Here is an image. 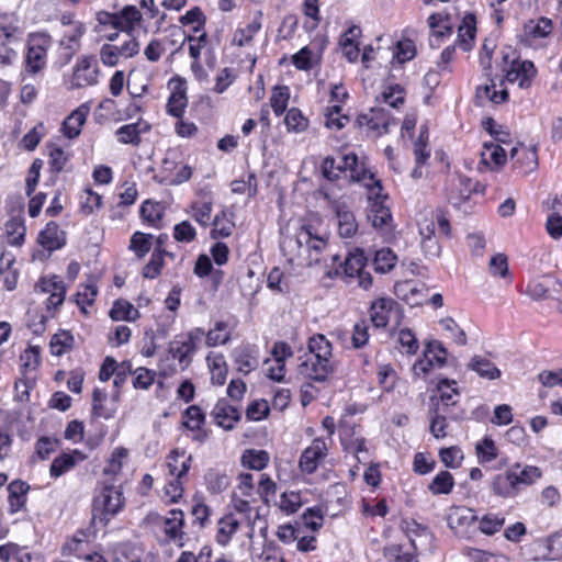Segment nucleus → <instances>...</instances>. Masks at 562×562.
<instances>
[{
	"mask_svg": "<svg viewBox=\"0 0 562 562\" xmlns=\"http://www.w3.org/2000/svg\"><path fill=\"white\" fill-rule=\"evenodd\" d=\"M280 249L289 261L302 260L307 266L331 267L340 260L337 254L324 255L328 250L327 238L316 234L312 225H303L295 235L282 237Z\"/></svg>",
	"mask_w": 562,
	"mask_h": 562,
	"instance_id": "f257e3e1",
	"label": "nucleus"
},
{
	"mask_svg": "<svg viewBox=\"0 0 562 562\" xmlns=\"http://www.w3.org/2000/svg\"><path fill=\"white\" fill-rule=\"evenodd\" d=\"M123 506L124 498L121 488L113 485L104 486L93 501L92 524L108 525Z\"/></svg>",
	"mask_w": 562,
	"mask_h": 562,
	"instance_id": "f03ea898",
	"label": "nucleus"
},
{
	"mask_svg": "<svg viewBox=\"0 0 562 562\" xmlns=\"http://www.w3.org/2000/svg\"><path fill=\"white\" fill-rule=\"evenodd\" d=\"M204 336V330L194 328L187 334L177 335L168 347V355L178 361L180 371L186 370L192 362L193 355Z\"/></svg>",
	"mask_w": 562,
	"mask_h": 562,
	"instance_id": "7ed1b4c3",
	"label": "nucleus"
},
{
	"mask_svg": "<svg viewBox=\"0 0 562 562\" xmlns=\"http://www.w3.org/2000/svg\"><path fill=\"white\" fill-rule=\"evenodd\" d=\"M541 477V470L527 465L520 472L508 471L505 475H497L493 482V490L501 496H509L518 484L530 485Z\"/></svg>",
	"mask_w": 562,
	"mask_h": 562,
	"instance_id": "20e7f679",
	"label": "nucleus"
},
{
	"mask_svg": "<svg viewBox=\"0 0 562 562\" xmlns=\"http://www.w3.org/2000/svg\"><path fill=\"white\" fill-rule=\"evenodd\" d=\"M49 45L50 36L48 34L43 32L30 34L25 56L26 72L35 75L45 68Z\"/></svg>",
	"mask_w": 562,
	"mask_h": 562,
	"instance_id": "39448f33",
	"label": "nucleus"
},
{
	"mask_svg": "<svg viewBox=\"0 0 562 562\" xmlns=\"http://www.w3.org/2000/svg\"><path fill=\"white\" fill-rule=\"evenodd\" d=\"M395 121L391 113L383 108H371L367 113L359 114L356 125L366 128L368 134L374 137L389 133L390 126Z\"/></svg>",
	"mask_w": 562,
	"mask_h": 562,
	"instance_id": "423d86ee",
	"label": "nucleus"
},
{
	"mask_svg": "<svg viewBox=\"0 0 562 562\" xmlns=\"http://www.w3.org/2000/svg\"><path fill=\"white\" fill-rule=\"evenodd\" d=\"M324 195L329 201L335 212L339 236L342 238L353 237L359 228L355 214L344 201L330 200L327 193Z\"/></svg>",
	"mask_w": 562,
	"mask_h": 562,
	"instance_id": "0eeeda50",
	"label": "nucleus"
},
{
	"mask_svg": "<svg viewBox=\"0 0 562 562\" xmlns=\"http://www.w3.org/2000/svg\"><path fill=\"white\" fill-rule=\"evenodd\" d=\"M300 368L301 373L307 378L323 382L334 372V362L331 361V356L312 355Z\"/></svg>",
	"mask_w": 562,
	"mask_h": 562,
	"instance_id": "6e6552de",
	"label": "nucleus"
},
{
	"mask_svg": "<svg viewBox=\"0 0 562 562\" xmlns=\"http://www.w3.org/2000/svg\"><path fill=\"white\" fill-rule=\"evenodd\" d=\"M400 311V304L391 297H379L371 302L369 308L370 321L375 328H385L391 314Z\"/></svg>",
	"mask_w": 562,
	"mask_h": 562,
	"instance_id": "1a4fd4ad",
	"label": "nucleus"
},
{
	"mask_svg": "<svg viewBox=\"0 0 562 562\" xmlns=\"http://www.w3.org/2000/svg\"><path fill=\"white\" fill-rule=\"evenodd\" d=\"M327 451L323 439L316 438L301 454L299 467L302 472L312 474L316 471L319 461L325 458Z\"/></svg>",
	"mask_w": 562,
	"mask_h": 562,
	"instance_id": "9d476101",
	"label": "nucleus"
},
{
	"mask_svg": "<svg viewBox=\"0 0 562 562\" xmlns=\"http://www.w3.org/2000/svg\"><path fill=\"white\" fill-rule=\"evenodd\" d=\"M211 414L216 425L225 430H232L241 417L239 409L229 404L226 398H220Z\"/></svg>",
	"mask_w": 562,
	"mask_h": 562,
	"instance_id": "9b49d317",
	"label": "nucleus"
},
{
	"mask_svg": "<svg viewBox=\"0 0 562 562\" xmlns=\"http://www.w3.org/2000/svg\"><path fill=\"white\" fill-rule=\"evenodd\" d=\"M108 18L109 24L114 29L131 33L140 21L142 14L134 5H127L120 13L108 14Z\"/></svg>",
	"mask_w": 562,
	"mask_h": 562,
	"instance_id": "f8f14e48",
	"label": "nucleus"
},
{
	"mask_svg": "<svg viewBox=\"0 0 562 562\" xmlns=\"http://www.w3.org/2000/svg\"><path fill=\"white\" fill-rule=\"evenodd\" d=\"M150 131V125L142 120L135 123L125 124L116 130L115 135L122 144L138 146L142 143L140 135Z\"/></svg>",
	"mask_w": 562,
	"mask_h": 562,
	"instance_id": "ddd939ff",
	"label": "nucleus"
},
{
	"mask_svg": "<svg viewBox=\"0 0 562 562\" xmlns=\"http://www.w3.org/2000/svg\"><path fill=\"white\" fill-rule=\"evenodd\" d=\"M233 506L236 513L229 512L225 516L221 517L218 524L225 525V527H239L240 525L250 524V510L251 507L247 501L234 498Z\"/></svg>",
	"mask_w": 562,
	"mask_h": 562,
	"instance_id": "4468645a",
	"label": "nucleus"
},
{
	"mask_svg": "<svg viewBox=\"0 0 562 562\" xmlns=\"http://www.w3.org/2000/svg\"><path fill=\"white\" fill-rule=\"evenodd\" d=\"M205 422V415L202 409L192 405L189 406L182 415V425L191 431H196L194 439L202 442L207 437L206 432L202 430V425Z\"/></svg>",
	"mask_w": 562,
	"mask_h": 562,
	"instance_id": "2eb2a0df",
	"label": "nucleus"
},
{
	"mask_svg": "<svg viewBox=\"0 0 562 562\" xmlns=\"http://www.w3.org/2000/svg\"><path fill=\"white\" fill-rule=\"evenodd\" d=\"M367 260L368 258L364 251L360 248H356L348 254L344 262L338 265L335 272L338 274L339 270H341L347 277H356V274L363 271Z\"/></svg>",
	"mask_w": 562,
	"mask_h": 562,
	"instance_id": "dca6fc26",
	"label": "nucleus"
},
{
	"mask_svg": "<svg viewBox=\"0 0 562 562\" xmlns=\"http://www.w3.org/2000/svg\"><path fill=\"white\" fill-rule=\"evenodd\" d=\"M362 31L358 25H351L340 37L339 44L341 46L344 56L351 63L356 61L359 57V45L356 40L361 35Z\"/></svg>",
	"mask_w": 562,
	"mask_h": 562,
	"instance_id": "f3484780",
	"label": "nucleus"
},
{
	"mask_svg": "<svg viewBox=\"0 0 562 562\" xmlns=\"http://www.w3.org/2000/svg\"><path fill=\"white\" fill-rule=\"evenodd\" d=\"M88 112V108L79 106L64 120L61 131L66 137L72 139L79 136Z\"/></svg>",
	"mask_w": 562,
	"mask_h": 562,
	"instance_id": "a211bd4d",
	"label": "nucleus"
},
{
	"mask_svg": "<svg viewBox=\"0 0 562 562\" xmlns=\"http://www.w3.org/2000/svg\"><path fill=\"white\" fill-rule=\"evenodd\" d=\"M38 241L44 248L56 250L65 245V233L55 222H49L45 229L41 232Z\"/></svg>",
	"mask_w": 562,
	"mask_h": 562,
	"instance_id": "6ab92c4d",
	"label": "nucleus"
},
{
	"mask_svg": "<svg viewBox=\"0 0 562 562\" xmlns=\"http://www.w3.org/2000/svg\"><path fill=\"white\" fill-rule=\"evenodd\" d=\"M476 33V20L474 14L468 13L464 15L462 23L458 29V38L460 47L469 52L473 46V41Z\"/></svg>",
	"mask_w": 562,
	"mask_h": 562,
	"instance_id": "aec40b11",
	"label": "nucleus"
},
{
	"mask_svg": "<svg viewBox=\"0 0 562 562\" xmlns=\"http://www.w3.org/2000/svg\"><path fill=\"white\" fill-rule=\"evenodd\" d=\"M368 220L372 223V225L376 228H383L387 226L390 221L392 220L390 209L384 205L383 200L375 199L370 202L368 206Z\"/></svg>",
	"mask_w": 562,
	"mask_h": 562,
	"instance_id": "412c9836",
	"label": "nucleus"
},
{
	"mask_svg": "<svg viewBox=\"0 0 562 562\" xmlns=\"http://www.w3.org/2000/svg\"><path fill=\"white\" fill-rule=\"evenodd\" d=\"M475 98L480 105H485L487 101L494 104H501L507 101L508 91L506 89L496 90V85L492 82L491 85L479 86L476 88Z\"/></svg>",
	"mask_w": 562,
	"mask_h": 562,
	"instance_id": "4be33fe9",
	"label": "nucleus"
},
{
	"mask_svg": "<svg viewBox=\"0 0 562 562\" xmlns=\"http://www.w3.org/2000/svg\"><path fill=\"white\" fill-rule=\"evenodd\" d=\"M98 70L92 67L91 58L83 57L76 65L74 80L76 86L83 87L97 82Z\"/></svg>",
	"mask_w": 562,
	"mask_h": 562,
	"instance_id": "5701e85b",
	"label": "nucleus"
},
{
	"mask_svg": "<svg viewBox=\"0 0 562 562\" xmlns=\"http://www.w3.org/2000/svg\"><path fill=\"white\" fill-rule=\"evenodd\" d=\"M88 547V535L86 530L80 529L71 540L67 541L63 546L64 554H76L79 558H85L86 560H92L90 553H87L86 548Z\"/></svg>",
	"mask_w": 562,
	"mask_h": 562,
	"instance_id": "b1692460",
	"label": "nucleus"
},
{
	"mask_svg": "<svg viewBox=\"0 0 562 562\" xmlns=\"http://www.w3.org/2000/svg\"><path fill=\"white\" fill-rule=\"evenodd\" d=\"M468 368L487 380H496L501 376V370L491 360L481 356H474Z\"/></svg>",
	"mask_w": 562,
	"mask_h": 562,
	"instance_id": "393cba45",
	"label": "nucleus"
},
{
	"mask_svg": "<svg viewBox=\"0 0 562 562\" xmlns=\"http://www.w3.org/2000/svg\"><path fill=\"white\" fill-rule=\"evenodd\" d=\"M477 519L473 509L458 506L450 509L448 527H469Z\"/></svg>",
	"mask_w": 562,
	"mask_h": 562,
	"instance_id": "a878e982",
	"label": "nucleus"
},
{
	"mask_svg": "<svg viewBox=\"0 0 562 562\" xmlns=\"http://www.w3.org/2000/svg\"><path fill=\"white\" fill-rule=\"evenodd\" d=\"M457 382L454 380L442 379L437 384V390L440 393V407L447 409L449 412L450 406H454L457 401L453 398L459 395V391L456 387Z\"/></svg>",
	"mask_w": 562,
	"mask_h": 562,
	"instance_id": "bb28decb",
	"label": "nucleus"
},
{
	"mask_svg": "<svg viewBox=\"0 0 562 562\" xmlns=\"http://www.w3.org/2000/svg\"><path fill=\"white\" fill-rule=\"evenodd\" d=\"M525 33L532 38H543L553 31V23L549 18H540L537 21L530 20L524 25Z\"/></svg>",
	"mask_w": 562,
	"mask_h": 562,
	"instance_id": "cd10ccee",
	"label": "nucleus"
},
{
	"mask_svg": "<svg viewBox=\"0 0 562 562\" xmlns=\"http://www.w3.org/2000/svg\"><path fill=\"white\" fill-rule=\"evenodd\" d=\"M139 316L138 310H136L128 301L117 300L114 302L110 317L113 321H135Z\"/></svg>",
	"mask_w": 562,
	"mask_h": 562,
	"instance_id": "c85d7f7f",
	"label": "nucleus"
},
{
	"mask_svg": "<svg viewBox=\"0 0 562 562\" xmlns=\"http://www.w3.org/2000/svg\"><path fill=\"white\" fill-rule=\"evenodd\" d=\"M205 483L211 493H222L229 485V477L225 471L210 469L205 474Z\"/></svg>",
	"mask_w": 562,
	"mask_h": 562,
	"instance_id": "c756f323",
	"label": "nucleus"
},
{
	"mask_svg": "<svg viewBox=\"0 0 562 562\" xmlns=\"http://www.w3.org/2000/svg\"><path fill=\"white\" fill-rule=\"evenodd\" d=\"M212 225L211 237L213 239L231 236L235 227V224L227 217L226 211L216 214L212 221Z\"/></svg>",
	"mask_w": 562,
	"mask_h": 562,
	"instance_id": "7c9ffc66",
	"label": "nucleus"
},
{
	"mask_svg": "<svg viewBox=\"0 0 562 562\" xmlns=\"http://www.w3.org/2000/svg\"><path fill=\"white\" fill-rule=\"evenodd\" d=\"M260 16L261 12H258V16L255 18L246 27L237 30L234 33L233 44L240 47L249 44L255 34L261 29Z\"/></svg>",
	"mask_w": 562,
	"mask_h": 562,
	"instance_id": "2f4dec72",
	"label": "nucleus"
},
{
	"mask_svg": "<svg viewBox=\"0 0 562 562\" xmlns=\"http://www.w3.org/2000/svg\"><path fill=\"white\" fill-rule=\"evenodd\" d=\"M29 488L30 486L20 480H15L9 484V502L12 510H19L24 505Z\"/></svg>",
	"mask_w": 562,
	"mask_h": 562,
	"instance_id": "473e14b6",
	"label": "nucleus"
},
{
	"mask_svg": "<svg viewBox=\"0 0 562 562\" xmlns=\"http://www.w3.org/2000/svg\"><path fill=\"white\" fill-rule=\"evenodd\" d=\"M235 363L237 370L241 373L248 374L252 370H255L258 366L257 358L252 355L250 348L245 347L236 350L235 352Z\"/></svg>",
	"mask_w": 562,
	"mask_h": 562,
	"instance_id": "72a5a7b5",
	"label": "nucleus"
},
{
	"mask_svg": "<svg viewBox=\"0 0 562 562\" xmlns=\"http://www.w3.org/2000/svg\"><path fill=\"white\" fill-rule=\"evenodd\" d=\"M290 89L286 86H276L270 98L271 108L277 116L282 115L288 106Z\"/></svg>",
	"mask_w": 562,
	"mask_h": 562,
	"instance_id": "f704fd0d",
	"label": "nucleus"
},
{
	"mask_svg": "<svg viewBox=\"0 0 562 562\" xmlns=\"http://www.w3.org/2000/svg\"><path fill=\"white\" fill-rule=\"evenodd\" d=\"M453 486L454 480L452 474L448 471H441L434 477L428 488L434 495H440L449 494Z\"/></svg>",
	"mask_w": 562,
	"mask_h": 562,
	"instance_id": "c9c22d12",
	"label": "nucleus"
},
{
	"mask_svg": "<svg viewBox=\"0 0 562 562\" xmlns=\"http://www.w3.org/2000/svg\"><path fill=\"white\" fill-rule=\"evenodd\" d=\"M187 95L184 89L176 88L170 94L167 103V111L175 117H181L187 108Z\"/></svg>",
	"mask_w": 562,
	"mask_h": 562,
	"instance_id": "e433bc0d",
	"label": "nucleus"
},
{
	"mask_svg": "<svg viewBox=\"0 0 562 562\" xmlns=\"http://www.w3.org/2000/svg\"><path fill=\"white\" fill-rule=\"evenodd\" d=\"M269 454L265 450H248L241 457L243 465L252 470H262L267 467Z\"/></svg>",
	"mask_w": 562,
	"mask_h": 562,
	"instance_id": "4c0bfd02",
	"label": "nucleus"
},
{
	"mask_svg": "<svg viewBox=\"0 0 562 562\" xmlns=\"http://www.w3.org/2000/svg\"><path fill=\"white\" fill-rule=\"evenodd\" d=\"M448 416H450V413L447 412V409L436 405L434 416L431 417L430 422V432L437 439L445 438L447 436L446 428Z\"/></svg>",
	"mask_w": 562,
	"mask_h": 562,
	"instance_id": "58836bf2",
	"label": "nucleus"
},
{
	"mask_svg": "<svg viewBox=\"0 0 562 562\" xmlns=\"http://www.w3.org/2000/svg\"><path fill=\"white\" fill-rule=\"evenodd\" d=\"M13 29L11 26H0V65L7 66L15 58V52L10 48L5 42L12 37Z\"/></svg>",
	"mask_w": 562,
	"mask_h": 562,
	"instance_id": "ea45409f",
	"label": "nucleus"
},
{
	"mask_svg": "<svg viewBox=\"0 0 562 562\" xmlns=\"http://www.w3.org/2000/svg\"><path fill=\"white\" fill-rule=\"evenodd\" d=\"M414 156L415 162H418V165H425L428 158L430 157V149L428 148L427 127H422L419 131V135L414 143Z\"/></svg>",
	"mask_w": 562,
	"mask_h": 562,
	"instance_id": "a19ab883",
	"label": "nucleus"
},
{
	"mask_svg": "<svg viewBox=\"0 0 562 562\" xmlns=\"http://www.w3.org/2000/svg\"><path fill=\"white\" fill-rule=\"evenodd\" d=\"M458 184H457V196H451L454 204H459L465 200H468L473 192L477 191L479 183L473 181L471 178L465 176H458Z\"/></svg>",
	"mask_w": 562,
	"mask_h": 562,
	"instance_id": "79ce46f5",
	"label": "nucleus"
},
{
	"mask_svg": "<svg viewBox=\"0 0 562 562\" xmlns=\"http://www.w3.org/2000/svg\"><path fill=\"white\" fill-rule=\"evenodd\" d=\"M74 344V337L69 331L60 330L55 334L50 340V351L55 356H61L70 350Z\"/></svg>",
	"mask_w": 562,
	"mask_h": 562,
	"instance_id": "37998d69",
	"label": "nucleus"
},
{
	"mask_svg": "<svg viewBox=\"0 0 562 562\" xmlns=\"http://www.w3.org/2000/svg\"><path fill=\"white\" fill-rule=\"evenodd\" d=\"M396 256L395 254L389 249L383 248L375 252L374 257V269L378 272L385 273L392 270L395 266Z\"/></svg>",
	"mask_w": 562,
	"mask_h": 562,
	"instance_id": "c03bdc74",
	"label": "nucleus"
},
{
	"mask_svg": "<svg viewBox=\"0 0 562 562\" xmlns=\"http://www.w3.org/2000/svg\"><path fill=\"white\" fill-rule=\"evenodd\" d=\"M151 238L153 236L150 234L142 232L134 233L130 241V249H132L138 258H143L151 248Z\"/></svg>",
	"mask_w": 562,
	"mask_h": 562,
	"instance_id": "a18cd8bd",
	"label": "nucleus"
},
{
	"mask_svg": "<svg viewBox=\"0 0 562 562\" xmlns=\"http://www.w3.org/2000/svg\"><path fill=\"white\" fill-rule=\"evenodd\" d=\"M447 349L439 340H431L427 344L424 357L430 358L434 360V364L439 368H442L447 363Z\"/></svg>",
	"mask_w": 562,
	"mask_h": 562,
	"instance_id": "49530a36",
	"label": "nucleus"
},
{
	"mask_svg": "<svg viewBox=\"0 0 562 562\" xmlns=\"http://www.w3.org/2000/svg\"><path fill=\"white\" fill-rule=\"evenodd\" d=\"M86 32V26L82 22L75 23L74 30L69 34H65L60 40V46L69 50L72 55L79 46V41Z\"/></svg>",
	"mask_w": 562,
	"mask_h": 562,
	"instance_id": "de8ad7c7",
	"label": "nucleus"
},
{
	"mask_svg": "<svg viewBox=\"0 0 562 562\" xmlns=\"http://www.w3.org/2000/svg\"><path fill=\"white\" fill-rule=\"evenodd\" d=\"M482 160L488 162V160L493 161L496 166L505 165L507 157L505 149L498 144L494 143H485L484 151L482 153Z\"/></svg>",
	"mask_w": 562,
	"mask_h": 562,
	"instance_id": "09e8293b",
	"label": "nucleus"
},
{
	"mask_svg": "<svg viewBox=\"0 0 562 562\" xmlns=\"http://www.w3.org/2000/svg\"><path fill=\"white\" fill-rule=\"evenodd\" d=\"M76 465V460L72 454L64 453L54 459L50 464V475L53 477H59L64 473L68 472Z\"/></svg>",
	"mask_w": 562,
	"mask_h": 562,
	"instance_id": "8fccbe9b",
	"label": "nucleus"
},
{
	"mask_svg": "<svg viewBox=\"0 0 562 562\" xmlns=\"http://www.w3.org/2000/svg\"><path fill=\"white\" fill-rule=\"evenodd\" d=\"M307 348L311 355L331 356V342L323 335L316 334L308 339Z\"/></svg>",
	"mask_w": 562,
	"mask_h": 562,
	"instance_id": "3c124183",
	"label": "nucleus"
},
{
	"mask_svg": "<svg viewBox=\"0 0 562 562\" xmlns=\"http://www.w3.org/2000/svg\"><path fill=\"white\" fill-rule=\"evenodd\" d=\"M284 123L286 125L288 131L295 133L304 131L308 124L307 120L296 108H292L286 112Z\"/></svg>",
	"mask_w": 562,
	"mask_h": 562,
	"instance_id": "603ef678",
	"label": "nucleus"
},
{
	"mask_svg": "<svg viewBox=\"0 0 562 562\" xmlns=\"http://www.w3.org/2000/svg\"><path fill=\"white\" fill-rule=\"evenodd\" d=\"M227 324L225 322H217L215 327L206 335L207 346L224 345L231 339L229 333L226 330Z\"/></svg>",
	"mask_w": 562,
	"mask_h": 562,
	"instance_id": "864d4df0",
	"label": "nucleus"
},
{
	"mask_svg": "<svg viewBox=\"0 0 562 562\" xmlns=\"http://www.w3.org/2000/svg\"><path fill=\"white\" fill-rule=\"evenodd\" d=\"M549 285L550 279L533 280L528 283L526 293L533 300H549Z\"/></svg>",
	"mask_w": 562,
	"mask_h": 562,
	"instance_id": "5fc2aeb1",
	"label": "nucleus"
},
{
	"mask_svg": "<svg viewBox=\"0 0 562 562\" xmlns=\"http://www.w3.org/2000/svg\"><path fill=\"white\" fill-rule=\"evenodd\" d=\"M133 375H135L133 379V386L135 389L148 390L155 381L156 373L153 370L140 367L133 370Z\"/></svg>",
	"mask_w": 562,
	"mask_h": 562,
	"instance_id": "6e6d98bb",
	"label": "nucleus"
},
{
	"mask_svg": "<svg viewBox=\"0 0 562 562\" xmlns=\"http://www.w3.org/2000/svg\"><path fill=\"white\" fill-rule=\"evenodd\" d=\"M191 209H192V217L194 218V221L203 227L209 226V224L211 223L212 203L211 202H203V203L195 202L191 205Z\"/></svg>",
	"mask_w": 562,
	"mask_h": 562,
	"instance_id": "4d7b16f0",
	"label": "nucleus"
},
{
	"mask_svg": "<svg viewBox=\"0 0 562 562\" xmlns=\"http://www.w3.org/2000/svg\"><path fill=\"white\" fill-rule=\"evenodd\" d=\"M476 453L481 462H491L497 457V448L490 437H484L476 447Z\"/></svg>",
	"mask_w": 562,
	"mask_h": 562,
	"instance_id": "13d9d810",
	"label": "nucleus"
},
{
	"mask_svg": "<svg viewBox=\"0 0 562 562\" xmlns=\"http://www.w3.org/2000/svg\"><path fill=\"white\" fill-rule=\"evenodd\" d=\"M369 341V326L366 319H360L353 325L351 342L353 348L364 347Z\"/></svg>",
	"mask_w": 562,
	"mask_h": 562,
	"instance_id": "bf43d9fd",
	"label": "nucleus"
},
{
	"mask_svg": "<svg viewBox=\"0 0 562 562\" xmlns=\"http://www.w3.org/2000/svg\"><path fill=\"white\" fill-rule=\"evenodd\" d=\"M195 236L196 231L189 221H182L173 227V238L179 243H191Z\"/></svg>",
	"mask_w": 562,
	"mask_h": 562,
	"instance_id": "052dcab7",
	"label": "nucleus"
},
{
	"mask_svg": "<svg viewBox=\"0 0 562 562\" xmlns=\"http://www.w3.org/2000/svg\"><path fill=\"white\" fill-rule=\"evenodd\" d=\"M44 130L45 128L43 123H38L30 132H27L21 140L23 148L29 151L34 150L44 136Z\"/></svg>",
	"mask_w": 562,
	"mask_h": 562,
	"instance_id": "680f3d73",
	"label": "nucleus"
},
{
	"mask_svg": "<svg viewBox=\"0 0 562 562\" xmlns=\"http://www.w3.org/2000/svg\"><path fill=\"white\" fill-rule=\"evenodd\" d=\"M440 325L452 334V338L456 344L460 346H465L467 335L465 331L454 322L452 317H445L440 319Z\"/></svg>",
	"mask_w": 562,
	"mask_h": 562,
	"instance_id": "e2e57ef3",
	"label": "nucleus"
},
{
	"mask_svg": "<svg viewBox=\"0 0 562 562\" xmlns=\"http://www.w3.org/2000/svg\"><path fill=\"white\" fill-rule=\"evenodd\" d=\"M398 342L408 355H415L419 347L415 334L408 328H403L400 330Z\"/></svg>",
	"mask_w": 562,
	"mask_h": 562,
	"instance_id": "0e129e2a",
	"label": "nucleus"
},
{
	"mask_svg": "<svg viewBox=\"0 0 562 562\" xmlns=\"http://www.w3.org/2000/svg\"><path fill=\"white\" fill-rule=\"evenodd\" d=\"M439 454L442 463L451 469L458 468L463 459L461 450L457 447L443 448Z\"/></svg>",
	"mask_w": 562,
	"mask_h": 562,
	"instance_id": "69168bd1",
	"label": "nucleus"
},
{
	"mask_svg": "<svg viewBox=\"0 0 562 562\" xmlns=\"http://www.w3.org/2000/svg\"><path fill=\"white\" fill-rule=\"evenodd\" d=\"M48 156L49 167L55 172H60L69 160V155L66 154L60 147H49Z\"/></svg>",
	"mask_w": 562,
	"mask_h": 562,
	"instance_id": "338daca9",
	"label": "nucleus"
},
{
	"mask_svg": "<svg viewBox=\"0 0 562 562\" xmlns=\"http://www.w3.org/2000/svg\"><path fill=\"white\" fill-rule=\"evenodd\" d=\"M384 557L390 562H414L412 554L402 552L401 544H389L384 547Z\"/></svg>",
	"mask_w": 562,
	"mask_h": 562,
	"instance_id": "774afa93",
	"label": "nucleus"
}]
</instances>
